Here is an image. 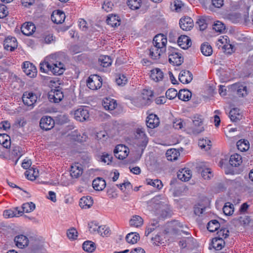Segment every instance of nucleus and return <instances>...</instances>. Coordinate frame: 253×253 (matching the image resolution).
Segmentation results:
<instances>
[{
  "label": "nucleus",
  "instance_id": "obj_1",
  "mask_svg": "<svg viewBox=\"0 0 253 253\" xmlns=\"http://www.w3.org/2000/svg\"><path fill=\"white\" fill-rule=\"evenodd\" d=\"M40 71L49 75L58 76L65 70V65L61 62L58 54L55 53L46 57L40 64Z\"/></svg>",
  "mask_w": 253,
  "mask_h": 253
},
{
  "label": "nucleus",
  "instance_id": "obj_2",
  "mask_svg": "<svg viewBox=\"0 0 253 253\" xmlns=\"http://www.w3.org/2000/svg\"><path fill=\"white\" fill-rule=\"evenodd\" d=\"M175 238L180 239L178 244L181 248H192L195 241L186 226L175 220Z\"/></svg>",
  "mask_w": 253,
  "mask_h": 253
},
{
  "label": "nucleus",
  "instance_id": "obj_3",
  "mask_svg": "<svg viewBox=\"0 0 253 253\" xmlns=\"http://www.w3.org/2000/svg\"><path fill=\"white\" fill-rule=\"evenodd\" d=\"M229 89L239 97H245L249 92L246 84L242 83L232 84Z\"/></svg>",
  "mask_w": 253,
  "mask_h": 253
},
{
  "label": "nucleus",
  "instance_id": "obj_4",
  "mask_svg": "<svg viewBox=\"0 0 253 253\" xmlns=\"http://www.w3.org/2000/svg\"><path fill=\"white\" fill-rule=\"evenodd\" d=\"M216 46L221 48L224 52L231 54L233 52V45L230 43L229 38L227 36H220L216 42Z\"/></svg>",
  "mask_w": 253,
  "mask_h": 253
},
{
  "label": "nucleus",
  "instance_id": "obj_5",
  "mask_svg": "<svg viewBox=\"0 0 253 253\" xmlns=\"http://www.w3.org/2000/svg\"><path fill=\"white\" fill-rule=\"evenodd\" d=\"M204 130L203 126V120L199 115H195L193 117L192 126L189 127L190 133L194 134H199Z\"/></svg>",
  "mask_w": 253,
  "mask_h": 253
},
{
  "label": "nucleus",
  "instance_id": "obj_6",
  "mask_svg": "<svg viewBox=\"0 0 253 253\" xmlns=\"http://www.w3.org/2000/svg\"><path fill=\"white\" fill-rule=\"evenodd\" d=\"M136 143L137 145L142 149L145 148L147 145L148 139L145 133L144 130L142 128H138L135 134Z\"/></svg>",
  "mask_w": 253,
  "mask_h": 253
},
{
  "label": "nucleus",
  "instance_id": "obj_7",
  "mask_svg": "<svg viewBox=\"0 0 253 253\" xmlns=\"http://www.w3.org/2000/svg\"><path fill=\"white\" fill-rule=\"evenodd\" d=\"M74 116V118L78 121L84 122L86 121L89 117L88 107L86 106H81L75 110Z\"/></svg>",
  "mask_w": 253,
  "mask_h": 253
},
{
  "label": "nucleus",
  "instance_id": "obj_8",
  "mask_svg": "<svg viewBox=\"0 0 253 253\" xmlns=\"http://www.w3.org/2000/svg\"><path fill=\"white\" fill-rule=\"evenodd\" d=\"M86 85L90 89L96 90L102 86V79L97 75H91L87 81Z\"/></svg>",
  "mask_w": 253,
  "mask_h": 253
},
{
  "label": "nucleus",
  "instance_id": "obj_9",
  "mask_svg": "<svg viewBox=\"0 0 253 253\" xmlns=\"http://www.w3.org/2000/svg\"><path fill=\"white\" fill-rule=\"evenodd\" d=\"M37 95L33 92H25L22 96L23 103L29 107H33L38 99Z\"/></svg>",
  "mask_w": 253,
  "mask_h": 253
},
{
  "label": "nucleus",
  "instance_id": "obj_10",
  "mask_svg": "<svg viewBox=\"0 0 253 253\" xmlns=\"http://www.w3.org/2000/svg\"><path fill=\"white\" fill-rule=\"evenodd\" d=\"M128 148L124 145H117L114 150V153L115 157L120 160L125 159L129 153Z\"/></svg>",
  "mask_w": 253,
  "mask_h": 253
},
{
  "label": "nucleus",
  "instance_id": "obj_11",
  "mask_svg": "<svg viewBox=\"0 0 253 253\" xmlns=\"http://www.w3.org/2000/svg\"><path fill=\"white\" fill-rule=\"evenodd\" d=\"M54 126V121L50 117L43 116L40 120V126L43 130H50Z\"/></svg>",
  "mask_w": 253,
  "mask_h": 253
},
{
  "label": "nucleus",
  "instance_id": "obj_12",
  "mask_svg": "<svg viewBox=\"0 0 253 253\" xmlns=\"http://www.w3.org/2000/svg\"><path fill=\"white\" fill-rule=\"evenodd\" d=\"M23 69L24 73L30 78H34L37 75V70L36 67L28 61L23 63Z\"/></svg>",
  "mask_w": 253,
  "mask_h": 253
},
{
  "label": "nucleus",
  "instance_id": "obj_13",
  "mask_svg": "<svg viewBox=\"0 0 253 253\" xmlns=\"http://www.w3.org/2000/svg\"><path fill=\"white\" fill-rule=\"evenodd\" d=\"M179 26L184 31H190L194 26V22L192 18L188 16H184L179 20Z\"/></svg>",
  "mask_w": 253,
  "mask_h": 253
},
{
  "label": "nucleus",
  "instance_id": "obj_14",
  "mask_svg": "<svg viewBox=\"0 0 253 253\" xmlns=\"http://www.w3.org/2000/svg\"><path fill=\"white\" fill-rule=\"evenodd\" d=\"M64 97L63 92L60 89L51 90L48 93V97L50 102L58 103Z\"/></svg>",
  "mask_w": 253,
  "mask_h": 253
},
{
  "label": "nucleus",
  "instance_id": "obj_15",
  "mask_svg": "<svg viewBox=\"0 0 253 253\" xmlns=\"http://www.w3.org/2000/svg\"><path fill=\"white\" fill-rule=\"evenodd\" d=\"M166 51L164 47H159L153 44L149 49V55L153 60L159 59L162 53Z\"/></svg>",
  "mask_w": 253,
  "mask_h": 253
},
{
  "label": "nucleus",
  "instance_id": "obj_16",
  "mask_svg": "<svg viewBox=\"0 0 253 253\" xmlns=\"http://www.w3.org/2000/svg\"><path fill=\"white\" fill-rule=\"evenodd\" d=\"M3 46L7 50L13 51L17 47V40L15 38L8 37L4 41Z\"/></svg>",
  "mask_w": 253,
  "mask_h": 253
},
{
  "label": "nucleus",
  "instance_id": "obj_17",
  "mask_svg": "<svg viewBox=\"0 0 253 253\" xmlns=\"http://www.w3.org/2000/svg\"><path fill=\"white\" fill-rule=\"evenodd\" d=\"M167 42L166 37L163 34H158L154 38L153 44L161 48L164 47L166 49Z\"/></svg>",
  "mask_w": 253,
  "mask_h": 253
},
{
  "label": "nucleus",
  "instance_id": "obj_18",
  "mask_svg": "<svg viewBox=\"0 0 253 253\" xmlns=\"http://www.w3.org/2000/svg\"><path fill=\"white\" fill-rule=\"evenodd\" d=\"M14 242L16 246L20 249H23L28 245V238L25 235H19L14 238Z\"/></svg>",
  "mask_w": 253,
  "mask_h": 253
},
{
  "label": "nucleus",
  "instance_id": "obj_19",
  "mask_svg": "<svg viewBox=\"0 0 253 253\" xmlns=\"http://www.w3.org/2000/svg\"><path fill=\"white\" fill-rule=\"evenodd\" d=\"M51 19L56 24H61L64 21L65 14L63 11L57 10L53 12Z\"/></svg>",
  "mask_w": 253,
  "mask_h": 253
},
{
  "label": "nucleus",
  "instance_id": "obj_20",
  "mask_svg": "<svg viewBox=\"0 0 253 253\" xmlns=\"http://www.w3.org/2000/svg\"><path fill=\"white\" fill-rule=\"evenodd\" d=\"M117 101L111 98H106L102 102V105L106 110L113 111L117 106Z\"/></svg>",
  "mask_w": 253,
  "mask_h": 253
},
{
  "label": "nucleus",
  "instance_id": "obj_21",
  "mask_svg": "<svg viewBox=\"0 0 253 253\" xmlns=\"http://www.w3.org/2000/svg\"><path fill=\"white\" fill-rule=\"evenodd\" d=\"M177 43L181 48L186 49L191 46L192 42L189 37L185 35H181L178 39Z\"/></svg>",
  "mask_w": 253,
  "mask_h": 253
},
{
  "label": "nucleus",
  "instance_id": "obj_22",
  "mask_svg": "<svg viewBox=\"0 0 253 253\" xmlns=\"http://www.w3.org/2000/svg\"><path fill=\"white\" fill-rule=\"evenodd\" d=\"M177 176L182 181H187L192 177L191 171L188 169H182L177 172Z\"/></svg>",
  "mask_w": 253,
  "mask_h": 253
},
{
  "label": "nucleus",
  "instance_id": "obj_23",
  "mask_svg": "<svg viewBox=\"0 0 253 253\" xmlns=\"http://www.w3.org/2000/svg\"><path fill=\"white\" fill-rule=\"evenodd\" d=\"M178 78L181 83L186 84L191 82L193 79V75L189 71L183 70L180 73Z\"/></svg>",
  "mask_w": 253,
  "mask_h": 253
},
{
  "label": "nucleus",
  "instance_id": "obj_24",
  "mask_svg": "<svg viewBox=\"0 0 253 253\" xmlns=\"http://www.w3.org/2000/svg\"><path fill=\"white\" fill-rule=\"evenodd\" d=\"M35 29V26L33 23L27 22L22 25L21 31L24 35L30 36L34 32Z\"/></svg>",
  "mask_w": 253,
  "mask_h": 253
},
{
  "label": "nucleus",
  "instance_id": "obj_25",
  "mask_svg": "<svg viewBox=\"0 0 253 253\" xmlns=\"http://www.w3.org/2000/svg\"><path fill=\"white\" fill-rule=\"evenodd\" d=\"M146 122L147 127L150 128H154L157 127L160 123L159 119L157 116L153 114L149 115L147 117Z\"/></svg>",
  "mask_w": 253,
  "mask_h": 253
},
{
  "label": "nucleus",
  "instance_id": "obj_26",
  "mask_svg": "<svg viewBox=\"0 0 253 253\" xmlns=\"http://www.w3.org/2000/svg\"><path fill=\"white\" fill-rule=\"evenodd\" d=\"M22 212L19 210L18 207L13 209L4 210L3 212V215L5 218H9L14 216L18 217L22 214Z\"/></svg>",
  "mask_w": 253,
  "mask_h": 253
},
{
  "label": "nucleus",
  "instance_id": "obj_27",
  "mask_svg": "<svg viewBox=\"0 0 253 253\" xmlns=\"http://www.w3.org/2000/svg\"><path fill=\"white\" fill-rule=\"evenodd\" d=\"M106 185V182L102 178L97 177L92 181V186L96 191L103 190Z\"/></svg>",
  "mask_w": 253,
  "mask_h": 253
},
{
  "label": "nucleus",
  "instance_id": "obj_28",
  "mask_svg": "<svg viewBox=\"0 0 253 253\" xmlns=\"http://www.w3.org/2000/svg\"><path fill=\"white\" fill-rule=\"evenodd\" d=\"M143 224V219L139 215H133L129 220V225L131 227H139Z\"/></svg>",
  "mask_w": 253,
  "mask_h": 253
},
{
  "label": "nucleus",
  "instance_id": "obj_29",
  "mask_svg": "<svg viewBox=\"0 0 253 253\" xmlns=\"http://www.w3.org/2000/svg\"><path fill=\"white\" fill-rule=\"evenodd\" d=\"M159 223L158 221L153 220L147 226L145 232V235L148 236L150 233L159 228Z\"/></svg>",
  "mask_w": 253,
  "mask_h": 253
},
{
  "label": "nucleus",
  "instance_id": "obj_30",
  "mask_svg": "<svg viewBox=\"0 0 253 253\" xmlns=\"http://www.w3.org/2000/svg\"><path fill=\"white\" fill-rule=\"evenodd\" d=\"M150 78L155 82L161 81L163 78V73L158 69H153L151 71Z\"/></svg>",
  "mask_w": 253,
  "mask_h": 253
},
{
  "label": "nucleus",
  "instance_id": "obj_31",
  "mask_svg": "<svg viewBox=\"0 0 253 253\" xmlns=\"http://www.w3.org/2000/svg\"><path fill=\"white\" fill-rule=\"evenodd\" d=\"M229 117L233 122H236L242 119V115L238 108H233L230 111Z\"/></svg>",
  "mask_w": 253,
  "mask_h": 253
},
{
  "label": "nucleus",
  "instance_id": "obj_32",
  "mask_svg": "<svg viewBox=\"0 0 253 253\" xmlns=\"http://www.w3.org/2000/svg\"><path fill=\"white\" fill-rule=\"evenodd\" d=\"M179 99L187 101L190 100L192 96V93L188 89H181L177 94Z\"/></svg>",
  "mask_w": 253,
  "mask_h": 253
},
{
  "label": "nucleus",
  "instance_id": "obj_33",
  "mask_svg": "<svg viewBox=\"0 0 253 253\" xmlns=\"http://www.w3.org/2000/svg\"><path fill=\"white\" fill-rule=\"evenodd\" d=\"M82 168L78 164L72 166L71 168L70 174L73 178L79 177L82 174Z\"/></svg>",
  "mask_w": 253,
  "mask_h": 253
},
{
  "label": "nucleus",
  "instance_id": "obj_34",
  "mask_svg": "<svg viewBox=\"0 0 253 253\" xmlns=\"http://www.w3.org/2000/svg\"><path fill=\"white\" fill-rule=\"evenodd\" d=\"M229 163L233 167H238L242 163V158L238 154H234L230 156Z\"/></svg>",
  "mask_w": 253,
  "mask_h": 253
},
{
  "label": "nucleus",
  "instance_id": "obj_35",
  "mask_svg": "<svg viewBox=\"0 0 253 253\" xmlns=\"http://www.w3.org/2000/svg\"><path fill=\"white\" fill-rule=\"evenodd\" d=\"M224 245V241L222 238L215 237L212 239L211 246L216 250H221Z\"/></svg>",
  "mask_w": 253,
  "mask_h": 253
},
{
  "label": "nucleus",
  "instance_id": "obj_36",
  "mask_svg": "<svg viewBox=\"0 0 253 253\" xmlns=\"http://www.w3.org/2000/svg\"><path fill=\"white\" fill-rule=\"evenodd\" d=\"M106 22L108 25L112 27H117L120 24V20L117 15H110L108 17Z\"/></svg>",
  "mask_w": 253,
  "mask_h": 253
},
{
  "label": "nucleus",
  "instance_id": "obj_37",
  "mask_svg": "<svg viewBox=\"0 0 253 253\" xmlns=\"http://www.w3.org/2000/svg\"><path fill=\"white\" fill-rule=\"evenodd\" d=\"M93 204L91 197H84L80 199V206L82 208H89Z\"/></svg>",
  "mask_w": 253,
  "mask_h": 253
},
{
  "label": "nucleus",
  "instance_id": "obj_38",
  "mask_svg": "<svg viewBox=\"0 0 253 253\" xmlns=\"http://www.w3.org/2000/svg\"><path fill=\"white\" fill-rule=\"evenodd\" d=\"M140 237L139 234L134 232H131L127 234L126 237V242L131 244H134L137 243Z\"/></svg>",
  "mask_w": 253,
  "mask_h": 253
},
{
  "label": "nucleus",
  "instance_id": "obj_39",
  "mask_svg": "<svg viewBox=\"0 0 253 253\" xmlns=\"http://www.w3.org/2000/svg\"><path fill=\"white\" fill-rule=\"evenodd\" d=\"M142 95L140 99L142 103L145 105L148 104L150 102V97L153 96L152 92L151 90H144Z\"/></svg>",
  "mask_w": 253,
  "mask_h": 253
},
{
  "label": "nucleus",
  "instance_id": "obj_40",
  "mask_svg": "<svg viewBox=\"0 0 253 253\" xmlns=\"http://www.w3.org/2000/svg\"><path fill=\"white\" fill-rule=\"evenodd\" d=\"M99 62L103 67H107L111 65L112 60L110 56L107 55L100 56L99 58Z\"/></svg>",
  "mask_w": 253,
  "mask_h": 253
},
{
  "label": "nucleus",
  "instance_id": "obj_41",
  "mask_svg": "<svg viewBox=\"0 0 253 253\" xmlns=\"http://www.w3.org/2000/svg\"><path fill=\"white\" fill-rule=\"evenodd\" d=\"M83 250L88 253L93 252L96 249L94 243L90 241H86L83 244Z\"/></svg>",
  "mask_w": 253,
  "mask_h": 253
},
{
  "label": "nucleus",
  "instance_id": "obj_42",
  "mask_svg": "<svg viewBox=\"0 0 253 253\" xmlns=\"http://www.w3.org/2000/svg\"><path fill=\"white\" fill-rule=\"evenodd\" d=\"M237 147L239 150L244 152L249 149L250 144L248 140L241 139L237 142Z\"/></svg>",
  "mask_w": 253,
  "mask_h": 253
},
{
  "label": "nucleus",
  "instance_id": "obj_43",
  "mask_svg": "<svg viewBox=\"0 0 253 253\" xmlns=\"http://www.w3.org/2000/svg\"><path fill=\"white\" fill-rule=\"evenodd\" d=\"M25 174L27 179L34 180L39 176V171L37 169L32 168L26 171Z\"/></svg>",
  "mask_w": 253,
  "mask_h": 253
},
{
  "label": "nucleus",
  "instance_id": "obj_44",
  "mask_svg": "<svg viewBox=\"0 0 253 253\" xmlns=\"http://www.w3.org/2000/svg\"><path fill=\"white\" fill-rule=\"evenodd\" d=\"M201 50L203 54L206 56L211 55L212 53V49L211 45L207 42L202 44Z\"/></svg>",
  "mask_w": 253,
  "mask_h": 253
},
{
  "label": "nucleus",
  "instance_id": "obj_45",
  "mask_svg": "<svg viewBox=\"0 0 253 253\" xmlns=\"http://www.w3.org/2000/svg\"><path fill=\"white\" fill-rule=\"evenodd\" d=\"M220 227V224L217 220H212L209 221L207 225L208 230L213 232L217 230Z\"/></svg>",
  "mask_w": 253,
  "mask_h": 253
},
{
  "label": "nucleus",
  "instance_id": "obj_46",
  "mask_svg": "<svg viewBox=\"0 0 253 253\" xmlns=\"http://www.w3.org/2000/svg\"><path fill=\"white\" fill-rule=\"evenodd\" d=\"M72 136L76 141L80 142L85 141L87 138V136L84 133L82 135L80 134H78V131L77 130L72 132Z\"/></svg>",
  "mask_w": 253,
  "mask_h": 253
},
{
  "label": "nucleus",
  "instance_id": "obj_47",
  "mask_svg": "<svg viewBox=\"0 0 253 253\" xmlns=\"http://www.w3.org/2000/svg\"><path fill=\"white\" fill-rule=\"evenodd\" d=\"M211 140L208 139H202L199 140L198 145L202 149H205L207 151L210 149L211 146Z\"/></svg>",
  "mask_w": 253,
  "mask_h": 253
},
{
  "label": "nucleus",
  "instance_id": "obj_48",
  "mask_svg": "<svg viewBox=\"0 0 253 253\" xmlns=\"http://www.w3.org/2000/svg\"><path fill=\"white\" fill-rule=\"evenodd\" d=\"M146 182L148 185L153 186L158 190L161 189L163 187L162 181L159 179L153 180L149 178L146 179Z\"/></svg>",
  "mask_w": 253,
  "mask_h": 253
},
{
  "label": "nucleus",
  "instance_id": "obj_49",
  "mask_svg": "<svg viewBox=\"0 0 253 253\" xmlns=\"http://www.w3.org/2000/svg\"><path fill=\"white\" fill-rule=\"evenodd\" d=\"M127 4L131 9H137L141 6V0H127Z\"/></svg>",
  "mask_w": 253,
  "mask_h": 253
},
{
  "label": "nucleus",
  "instance_id": "obj_50",
  "mask_svg": "<svg viewBox=\"0 0 253 253\" xmlns=\"http://www.w3.org/2000/svg\"><path fill=\"white\" fill-rule=\"evenodd\" d=\"M223 211L226 215H231L234 211V205L229 203H226L223 208Z\"/></svg>",
  "mask_w": 253,
  "mask_h": 253
},
{
  "label": "nucleus",
  "instance_id": "obj_51",
  "mask_svg": "<svg viewBox=\"0 0 253 253\" xmlns=\"http://www.w3.org/2000/svg\"><path fill=\"white\" fill-rule=\"evenodd\" d=\"M213 29L219 33H222L225 30V26L223 23L217 21L213 25Z\"/></svg>",
  "mask_w": 253,
  "mask_h": 253
},
{
  "label": "nucleus",
  "instance_id": "obj_52",
  "mask_svg": "<svg viewBox=\"0 0 253 253\" xmlns=\"http://www.w3.org/2000/svg\"><path fill=\"white\" fill-rule=\"evenodd\" d=\"M35 209V205L33 202L26 203L22 205V212H30Z\"/></svg>",
  "mask_w": 253,
  "mask_h": 253
},
{
  "label": "nucleus",
  "instance_id": "obj_53",
  "mask_svg": "<svg viewBox=\"0 0 253 253\" xmlns=\"http://www.w3.org/2000/svg\"><path fill=\"white\" fill-rule=\"evenodd\" d=\"M109 228L105 225H99L98 234L102 236H108L110 234Z\"/></svg>",
  "mask_w": 253,
  "mask_h": 253
},
{
  "label": "nucleus",
  "instance_id": "obj_54",
  "mask_svg": "<svg viewBox=\"0 0 253 253\" xmlns=\"http://www.w3.org/2000/svg\"><path fill=\"white\" fill-rule=\"evenodd\" d=\"M116 82L118 85L123 86L127 83V78L123 74L119 75L116 78Z\"/></svg>",
  "mask_w": 253,
  "mask_h": 253
},
{
  "label": "nucleus",
  "instance_id": "obj_55",
  "mask_svg": "<svg viewBox=\"0 0 253 253\" xmlns=\"http://www.w3.org/2000/svg\"><path fill=\"white\" fill-rule=\"evenodd\" d=\"M161 198L160 196H156L153 198L151 200V202L153 204H155L154 206L156 207V208H160L162 209L165 207L164 203L161 201H160Z\"/></svg>",
  "mask_w": 253,
  "mask_h": 253
},
{
  "label": "nucleus",
  "instance_id": "obj_56",
  "mask_svg": "<svg viewBox=\"0 0 253 253\" xmlns=\"http://www.w3.org/2000/svg\"><path fill=\"white\" fill-rule=\"evenodd\" d=\"M67 236L70 240H76L78 237V232L75 228H71L67 230Z\"/></svg>",
  "mask_w": 253,
  "mask_h": 253
},
{
  "label": "nucleus",
  "instance_id": "obj_57",
  "mask_svg": "<svg viewBox=\"0 0 253 253\" xmlns=\"http://www.w3.org/2000/svg\"><path fill=\"white\" fill-rule=\"evenodd\" d=\"M112 156L111 154L103 153L100 157L99 161L105 164H109L111 162Z\"/></svg>",
  "mask_w": 253,
  "mask_h": 253
},
{
  "label": "nucleus",
  "instance_id": "obj_58",
  "mask_svg": "<svg viewBox=\"0 0 253 253\" xmlns=\"http://www.w3.org/2000/svg\"><path fill=\"white\" fill-rule=\"evenodd\" d=\"M99 225L96 221H92L88 223V227L90 233H98Z\"/></svg>",
  "mask_w": 253,
  "mask_h": 253
},
{
  "label": "nucleus",
  "instance_id": "obj_59",
  "mask_svg": "<svg viewBox=\"0 0 253 253\" xmlns=\"http://www.w3.org/2000/svg\"><path fill=\"white\" fill-rule=\"evenodd\" d=\"M201 173L202 177L205 179H210L213 176L212 171L209 168L204 169Z\"/></svg>",
  "mask_w": 253,
  "mask_h": 253
},
{
  "label": "nucleus",
  "instance_id": "obj_60",
  "mask_svg": "<svg viewBox=\"0 0 253 253\" xmlns=\"http://www.w3.org/2000/svg\"><path fill=\"white\" fill-rule=\"evenodd\" d=\"M196 24L198 25L201 31L205 30L207 27L206 20L203 17H200L197 19Z\"/></svg>",
  "mask_w": 253,
  "mask_h": 253
},
{
  "label": "nucleus",
  "instance_id": "obj_61",
  "mask_svg": "<svg viewBox=\"0 0 253 253\" xmlns=\"http://www.w3.org/2000/svg\"><path fill=\"white\" fill-rule=\"evenodd\" d=\"M183 62V57L181 53L175 51V65H180Z\"/></svg>",
  "mask_w": 253,
  "mask_h": 253
},
{
  "label": "nucleus",
  "instance_id": "obj_62",
  "mask_svg": "<svg viewBox=\"0 0 253 253\" xmlns=\"http://www.w3.org/2000/svg\"><path fill=\"white\" fill-rule=\"evenodd\" d=\"M113 6V3L108 0L104 1L103 4L102 5V8L104 9L106 12L111 11Z\"/></svg>",
  "mask_w": 253,
  "mask_h": 253
},
{
  "label": "nucleus",
  "instance_id": "obj_63",
  "mask_svg": "<svg viewBox=\"0 0 253 253\" xmlns=\"http://www.w3.org/2000/svg\"><path fill=\"white\" fill-rule=\"evenodd\" d=\"M174 149L170 148L168 150L166 153V157L167 160L172 162L174 160Z\"/></svg>",
  "mask_w": 253,
  "mask_h": 253
},
{
  "label": "nucleus",
  "instance_id": "obj_64",
  "mask_svg": "<svg viewBox=\"0 0 253 253\" xmlns=\"http://www.w3.org/2000/svg\"><path fill=\"white\" fill-rule=\"evenodd\" d=\"M152 243L156 246H159L162 244V238L159 235H156L154 237L151 238Z\"/></svg>",
  "mask_w": 253,
  "mask_h": 253
}]
</instances>
